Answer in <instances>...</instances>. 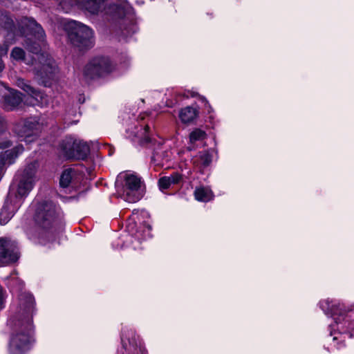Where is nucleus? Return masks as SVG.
I'll return each mask as SVG.
<instances>
[{"label":"nucleus","instance_id":"obj_1","mask_svg":"<svg viewBox=\"0 0 354 354\" xmlns=\"http://www.w3.org/2000/svg\"><path fill=\"white\" fill-rule=\"evenodd\" d=\"M35 299L32 294L23 292L19 295L17 306H12L6 324L9 333V354H26L33 342L32 314Z\"/></svg>","mask_w":354,"mask_h":354},{"label":"nucleus","instance_id":"obj_2","mask_svg":"<svg viewBox=\"0 0 354 354\" xmlns=\"http://www.w3.org/2000/svg\"><path fill=\"white\" fill-rule=\"evenodd\" d=\"M319 305L333 321L328 325V342L337 350L344 348L346 339L354 336V311H346L339 301L329 298L320 301Z\"/></svg>","mask_w":354,"mask_h":354},{"label":"nucleus","instance_id":"obj_3","mask_svg":"<svg viewBox=\"0 0 354 354\" xmlns=\"http://www.w3.org/2000/svg\"><path fill=\"white\" fill-rule=\"evenodd\" d=\"M37 203L34 215L35 227L26 232L29 239L46 245L55 239L62 225L63 214L60 207L50 200Z\"/></svg>","mask_w":354,"mask_h":354},{"label":"nucleus","instance_id":"obj_4","mask_svg":"<svg viewBox=\"0 0 354 354\" xmlns=\"http://www.w3.org/2000/svg\"><path fill=\"white\" fill-rule=\"evenodd\" d=\"M126 133L128 138L133 141L138 140L140 145L153 147V153L151 160L157 164H162L164 161L169 160V151L163 149L161 141L156 142L149 136V124L144 121V118L140 120L133 119V121L126 122Z\"/></svg>","mask_w":354,"mask_h":354},{"label":"nucleus","instance_id":"obj_5","mask_svg":"<svg viewBox=\"0 0 354 354\" xmlns=\"http://www.w3.org/2000/svg\"><path fill=\"white\" fill-rule=\"evenodd\" d=\"M25 47L29 51L37 55L39 66L36 69V75L39 81L44 86H50L52 81L55 79L58 72V68L55 60L46 53L38 55L40 51L39 45L34 42L31 44L27 39L24 44Z\"/></svg>","mask_w":354,"mask_h":354},{"label":"nucleus","instance_id":"obj_6","mask_svg":"<svg viewBox=\"0 0 354 354\" xmlns=\"http://www.w3.org/2000/svg\"><path fill=\"white\" fill-rule=\"evenodd\" d=\"M71 44L80 50H87L95 44L93 30L82 22L75 20H66L63 24Z\"/></svg>","mask_w":354,"mask_h":354},{"label":"nucleus","instance_id":"obj_7","mask_svg":"<svg viewBox=\"0 0 354 354\" xmlns=\"http://www.w3.org/2000/svg\"><path fill=\"white\" fill-rule=\"evenodd\" d=\"M0 24L8 34L12 33L13 35H17V32H19L21 35L26 37L30 34L39 41H44L46 37L43 28L32 18H22L19 23V31L17 30L13 20L8 15L1 16Z\"/></svg>","mask_w":354,"mask_h":354},{"label":"nucleus","instance_id":"obj_8","mask_svg":"<svg viewBox=\"0 0 354 354\" xmlns=\"http://www.w3.org/2000/svg\"><path fill=\"white\" fill-rule=\"evenodd\" d=\"M115 187L118 196L128 203L138 201L144 194L140 178L133 174H125L124 183L117 180Z\"/></svg>","mask_w":354,"mask_h":354},{"label":"nucleus","instance_id":"obj_9","mask_svg":"<svg viewBox=\"0 0 354 354\" xmlns=\"http://www.w3.org/2000/svg\"><path fill=\"white\" fill-rule=\"evenodd\" d=\"M36 172V164H28L23 171L16 176L17 185L16 188L14 185L12 186L9 194H12V200L15 202L20 200L22 204L23 198L28 196L32 190L35 183V176Z\"/></svg>","mask_w":354,"mask_h":354},{"label":"nucleus","instance_id":"obj_10","mask_svg":"<svg viewBox=\"0 0 354 354\" xmlns=\"http://www.w3.org/2000/svg\"><path fill=\"white\" fill-rule=\"evenodd\" d=\"M59 148L66 159L85 160L90 153L88 143L72 136H66L62 140Z\"/></svg>","mask_w":354,"mask_h":354},{"label":"nucleus","instance_id":"obj_11","mask_svg":"<svg viewBox=\"0 0 354 354\" xmlns=\"http://www.w3.org/2000/svg\"><path fill=\"white\" fill-rule=\"evenodd\" d=\"M128 234L123 236L125 247H132L134 250L140 249V244L151 236V227L150 225L145 222L142 225L137 228L135 222L129 221L127 225Z\"/></svg>","mask_w":354,"mask_h":354},{"label":"nucleus","instance_id":"obj_12","mask_svg":"<svg viewBox=\"0 0 354 354\" xmlns=\"http://www.w3.org/2000/svg\"><path fill=\"white\" fill-rule=\"evenodd\" d=\"M114 69V66L107 57H93L84 67V75L87 79H94L106 75Z\"/></svg>","mask_w":354,"mask_h":354},{"label":"nucleus","instance_id":"obj_13","mask_svg":"<svg viewBox=\"0 0 354 354\" xmlns=\"http://www.w3.org/2000/svg\"><path fill=\"white\" fill-rule=\"evenodd\" d=\"M43 122L35 118L26 120L22 124H18L15 127V132L20 141L27 143L33 142L41 131Z\"/></svg>","mask_w":354,"mask_h":354},{"label":"nucleus","instance_id":"obj_14","mask_svg":"<svg viewBox=\"0 0 354 354\" xmlns=\"http://www.w3.org/2000/svg\"><path fill=\"white\" fill-rule=\"evenodd\" d=\"M19 257L18 244L15 241L0 238V267L17 261Z\"/></svg>","mask_w":354,"mask_h":354},{"label":"nucleus","instance_id":"obj_15","mask_svg":"<svg viewBox=\"0 0 354 354\" xmlns=\"http://www.w3.org/2000/svg\"><path fill=\"white\" fill-rule=\"evenodd\" d=\"M122 346L118 349V354H138L140 342L135 331L130 328L124 327L122 330Z\"/></svg>","mask_w":354,"mask_h":354},{"label":"nucleus","instance_id":"obj_16","mask_svg":"<svg viewBox=\"0 0 354 354\" xmlns=\"http://www.w3.org/2000/svg\"><path fill=\"white\" fill-rule=\"evenodd\" d=\"M20 206V200L15 202L12 200V194L11 193L8 194V198L0 212L1 225L7 224Z\"/></svg>","mask_w":354,"mask_h":354},{"label":"nucleus","instance_id":"obj_17","mask_svg":"<svg viewBox=\"0 0 354 354\" xmlns=\"http://www.w3.org/2000/svg\"><path fill=\"white\" fill-rule=\"evenodd\" d=\"M3 108L7 111H13L19 107L22 102L21 93L15 89H8V93L3 97Z\"/></svg>","mask_w":354,"mask_h":354},{"label":"nucleus","instance_id":"obj_18","mask_svg":"<svg viewBox=\"0 0 354 354\" xmlns=\"http://www.w3.org/2000/svg\"><path fill=\"white\" fill-rule=\"evenodd\" d=\"M80 176L77 169L68 168L64 169L60 176L59 185L62 188L73 187L75 185Z\"/></svg>","mask_w":354,"mask_h":354},{"label":"nucleus","instance_id":"obj_19","mask_svg":"<svg viewBox=\"0 0 354 354\" xmlns=\"http://www.w3.org/2000/svg\"><path fill=\"white\" fill-rule=\"evenodd\" d=\"M24 151L22 145H18L11 149L6 150L0 153V161L6 165H12L18 156Z\"/></svg>","mask_w":354,"mask_h":354},{"label":"nucleus","instance_id":"obj_20","mask_svg":"<svg viewBox=\"0 0 354 354\" xmlns=\"http://www.w3.org/2000/svg\"><path fill=\"white\" fill-rule=\"evenodd\" d=\"M199 111L192 106H187L182 108L178 111V118L185 124H189L194 122L198 118Z\"/></svg>","mask_w":354,"mask_h":354},{"label":"nucleus","instance_id":"obj_21","mask_svg":"<svg viewBox=\"0 0 354 354\" xmlns=\"http://www.w3.org/2000/svg\"><path fill=\"white\" fill-rule=\"evenodd\" d=\"M19 86L26 93L30 94L33 100L36 102H32V104H41V105L47 104V96L44 95L41 92L35 89L33 87L26 83L24 80L19 82Z\"/></svg>","mask_w":354,"mask_h":354},{"label":"nucleus","instance_id":"obj_22","mask_svg":"<svg viewBox=\"0 0 354 354\" xmlns=\"http://www.w3.org/2000/svg\"><path fill=\"white\" fill-rule=\"evenodd\" d=\"M183 180V176L178 172H174L169 176H163L158 180L159 189L163 192L172 185L180 183Z\"/></svg>","mask_w":354,"mask_h":354},{"label":"nucleus","instance_id":"obj_23","mask_svg":"<svg viewBox=\"0 0 354 354\" xmlns=\"http://www.w3.org/2000/svg\"><path fill=\"white\" fill-rule=\"evenodd\" d=\"M194 165L199 168H204L209 166L212 162V156L208 151H200L192 158Z\"/></svg>","mask_w":354,"mask_h":354},{"label":"nucleus","instance_id":"obj_24","mask_svg":"<svg viewBox=\"0 0 354 354\" xmlns=\"http://www.w3.org/2000/svg\"><path fill=\"white\" fill-rule=\"evenodd\" d=\"M6 285L12 292H20L24 288V282L18 278L15 272L5 278Z\"/></svg>","mask_w":354,"mask_h":354},{"label":"nucleus","instance_id":"obj_25","mask_svg":"<svg viewBox=\"0 0 354 354\" xmlns=\"http://www.w3.org/2000/svg\"><path fill=\"white\" fill-rule=\"evenodd\" d=\"M194 196L196 200L198 201L208 202L213 198L214 194L209 187L201 186L196 188Z\"/></svg>","mask_w":354,"mask_h":354},{"label":"nucleus","instance_id":"obj_26","mask_svg":"<svg viewBox=\"0 0 354 354\" xmlns=\"http://www.w3.org/2000/svg\"><path fill=\"white\" fill-rule=\"evenodd\" d=\"M207 137V133L205 131L201 129H194L189 134V142L192 145L197 141H203Z\"/></svg>","mask_w":354,"mask_h":354},{"label":"nucleus","instance_id":"obj_27","mask_svg":"<svg viewBox=\"0 0 354 354\" xmlns=\"http://www.w3.org/2000/svg\"><path fill=\"white\" fill-rule=\"evenodd\" d=\"M10 57L16 61H23L25 59V51L19 47H15L10 53Z\"/></svg>","mask_w":354,"mask_h":354},{"label":"nucleus","instance_id":"obj_28","mask_svg":"<svg viewBox=\"0 0 354 354\" xmlns=\"http://www.w3.org/2000/svg\"><path fill=\"white\" fill-rule=\"evenodd\" d=\"M6 298V292L3 288L0 286V311L5 307V302Z\"/></svg>","mask_w":354,"mask_h":354},{"label":"nucleus","instance_id":"obj_29","mask_svg":"<svg viewBox=\"0 0 354 354\" xmlns=\"http://www.w3.org/2000/svg\"><path fill=\"white\" fill-rule=\"evenodd\" d=\"M12 143L10 140L7 139L0 140V149H6L12 146Z\"/></svg>","mask_w":354,"mask_h":354},{"label":"nucleus","instance_id":"obj_30","mask_svg":"<svg viewBox=\"0 0 354 354\" xmlns=\"http://www.w3.org/2000/svg\"><path fill=\"white\" fill-rule=\"evenodd\" d=\"M6 127L7 122L6 119L3 117L0 116V133H3L6 130Z\"/></svg>","mask_w":354,"mask_h":354},{"label":"nucleus","instance_id":"obj_31","mask_svg":"<svg viewBox=\"0 0 354 354\" xmlns=\"http://www.w3.org/2000/svg\"><path fill=\"white\" fill-rule=\"evenodd\" d=\"M122 58L124 59V60L120 62V67L126 68L129 64V59L127 55H124V57H122Z\"/></svg>","mask_w":354,"mask_h":354},{"label":"nucleus","instance_id":"obj_32","mask_svg":"<svg viewBox=\"0 0 354 354\" xmlns=\"http://www.w3.org/2000/svg\"><path fill=\"white\" fill-rule=\"evenodd\" d=\"M8 53V47L0 44V56L6 55Z\"/></svg>","mask_w":354,"mask_h":354},{"label":"nucleus","instance_id":"obj_33","mask_svg":"<svg viewBox=\"0 0 354 354\" xmlns=\"http://www.w3.org/2000/svg\"><path fill=\"white\" fill-rule=\"evenodd\" d=\"M2 56H0V74L3 72L5 68V64L1 59Z\"/></svg>","mask_w":354,"mask_h":354},{"label":"nucleus","instance_id":"obj_34","mask_svg":"<svg viewBox=\"0 0 354 354\" xmlns=\"http://www.w3.org/2000/svg\"><path fill=\"white\" fill-rule=\"evenodd\" d=\"M190 95H191L192 97H194V96L196 95V93H195L194 92H192V93H191V94H190Z\"/></svg>","mask_w":354,"mask_h":354},{"label":"nucleus","instance_id":"obj_35","mask_svg":"<svg viewBox=\"0 0 354 354\" xmlns=\"http://www.w3.org/2000/svg\"><path fill=\"white\" fill-rule=\"evenodd\" d=\"M188 149H189V150H192V147H188Z\"/></svg>","mask_w":354,"mask_h":354}]
</instances>
